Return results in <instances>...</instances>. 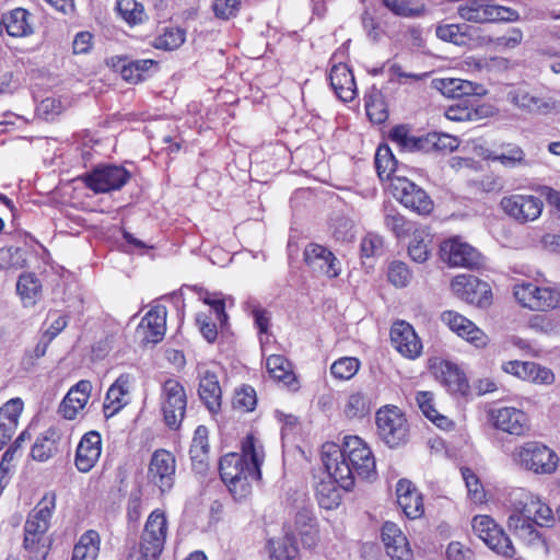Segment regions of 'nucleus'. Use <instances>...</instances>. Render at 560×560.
<instances>
[{"mask_svg": "<svg viewBox=\"0 0 560 560\" xmlns=\"http://www.w3.org/2000/svg\"><path fill=\"white\" fill-rule=\"evenodd\" d=\"M40 289L42 284L33 273L20 276L16 283V291L25 306H31L36 303L40 294Z\"/></svg>", "mask_w": 560, "mask_h": 560, "instance_id": "4c0bfd02", "label": "nucleus"}, {"mask_svg": "<svg viewBox=\"0 0 560 560\" xmlns=\"http://www.w3.org/2000/svg\"><path fill=\"white\" fill-rule=\"evenodd\" d=\"M384 224L397 237L407 235L411 229L410 223L395 210H390L385 214Z\"/></svg>", "mask_w": 560, "mask_h": 560, "instance_id": "5fc2aeb1", "label": "nucleus"}, {"mask_svg": "<svg viewBox=\"0 0 560 560\" xmlns=\"http://www.w3.org/2000/svg\"><path fill=\"white\" fill-rule=\"evenodd\" d=\"M514 296L520 304L533 311H549L560 306L558 289L538 287L532 282L515 285Z\"/></svg>", "mask_w": 560, "mask_h": 560, "instance_id": "6e6552de", "label": "nucleus"}, {"mask_svg": "<svg viewBox=\"0 0 560 560\" xmlns=\"http://www.w3.org/2000/svg\"><path fill=\"white\" fill-rule=\"evenodd\" d=\"M266 368L270 376L278 382L288 386H292L296 382L292 365L283 355L271 354L268 357Z\"/></svg>", "mask_w": 560, "mask_h": 560, "instance_id": "72a5a7b5", "label": "nucleus"}, {"mask_svg": "<svg viewBox=\"0 0 560 560\" xmlns=\"http://www.w3.org/2000/svg\"><path fill=\"white\" fill-rule=\"evenodd\" d=\"M166 536V516L155 510L149 515L140 537L139 560H158L164 549Z\"/></svg>", "mask_w": 560, "mask_h": 560, "instance_id": "423d86ee", "label": "nucleus"}, {"mask_svg": "<svg viewBox=\"0 0 560 560\" xmlns=\"http://www.w3.org/2000/svg\"><path fill=\"white\" fill-rule=\"evenodd\" d=\"M175 471V457H151L148 477L161 492L168 491L173 487Z\"/></svg>", "mask_w": 560, "mask_h": 560, "instance_id": "bb28decb", "label": "nucleus"}, {"mask_svg": "<svg viewBox=\"0 0 560 560\" xmlns=\"http://www.w3.org/2000/svg\"><path fill=\"white\" fill-rule=\"evenodd\" d=\"M55 435L56 432L54 430H47L34 443L32 455H50L54 452H59L56 445Z\"/></svg>", "mask_w": 560, "mask_h": 560, "instance_id": "bf43d9fd", "label": "nucleus"}, {"mask_svg": "<svg viewBox=\"0 0 560 560\" xmlns=\"http://www.w3.org/2000/svg\"><path fill=\"white\" fill-rule=\"evenodd\" d=\"M262 457H220L219 469L223 482L235 500L250 493V480L260 479Z\"/></svg>", "mask_w": 560, "mask_h": 560, "instance_id": "7ed1b4c3", "label": "nucleus"}, {"mask_svg": "<svg viewBox=\"0 0 560 560\" xmlns=\"http://www.w3.org/2000/svg\"><path fill=\"white\" fill-rule=\"evenodd\" d=\"M268 548L273 560H294L298 555V548L289 535L277 540L269 539Z\"/></svg>", "mask_w": 560, "mask_h": 560, "instance_id": "a19ab883", "label": "nucleus"}, {"mask_svg": "<svg viewBox=\"0 0 560 560\" xmlns=\"http://www.w3.org/2000/svg\"><path fill=\"white\" fill-rule=\"evenodd\" d=\"M460 472L465 481L469 499L474 503H483L486 501V492L477 475L467 467H462Z\"/></svg>", "mask_w": 560, "mask_h": 560, "instance_id": "c03bdc74", "label": "nucleus"}, {"mask_svg": "<svg viewBox=\"0 0 560 560\" xmlns=\"http://www.w3.org/2000/svg\"><path fill=\"white\" fill-rule=\"evenodd\" d=\"M56 508V493H46L30 512L24 524L23 548L27 560H46L52 539L47 535Z\"/></svg>", "mask_w": 560, "mask_h": 560, "instance_id": "f03ea898", "label": "nucleus"}, {"mask_svg": "<svg viewBox=\"0 0 560 560\" xmlns=\"http://www.w3.org/2000/svg\"><path fill=\"white\" fill-rule=\"evenodd\" d=\"M497 429L510 434L521 435L527 429V416L520 409L503 407L492 415Z\"/></svg>", "mask_w": 560, "mask_h": 560, "instance_id": "c85d7f7f", "label": "nucleus"}, {"mask_svg": "<svg viewBox=\"0 0 560 560\" xmlns=\"http://www.w3.org/2000/svg\"><path fill=\"white\" fill-rule=\"evenodd\" d=\"M457 14L462 20L476 24L513 22L520 18L518 13L511 8L477 0L460 3L457 7Z\"/></svg>", "mask_w": 560, "mask_h": 560, "instance_id": "0eeeda50", "label": "nucleus"}, {"mask_svg": "<svg viewBox=\"0 0 560 560\" xmlns=\"http://www.w3.org/2000/svg\"><path fill=\"white\" fill-rule=\"evenodd\" d=\"M100 542V535L96 530H86L74 545L71 560H96Z\"/></svg>", "mask_w": 560, "mask_h": 560, "instance_id": "2f4dec72", "label": "nucleus"}, {"mask_svg": "<svg viewBox=\"0 0 560 560\" xmlns=\"http://www.w3.org/2000/svg\"><path fill=\"white\" fill-rule=\"evenodd\" d=\"M388 280L399 288L406 287L411 280V272L401 261H393L388 267Z\"/></svg>", "mask_w": 560, "mask_h": 560, "instance_id": "4d7b16f0", "label": "nucleus"}, {"mask_svg": "<svg viewBox=\"0 0 560 560\" xmlns=\"http://www.w3.org/2000/svg\"><path fill=\"white\" fill-rule=\"evenodd\" d=\"M366 115L374 124H382L388 117L387 106L380 90L373 89L365 101Z\"/></svg>", "mask_w": 560, "mask_h": 560, "instance_id": "58836bf2", "label": "nucleus"}, {"mask_svg": "<svg viewBox=\"0 0 560 560\" xmlns=\"http://www.w3.org/2000/svg\"><path fill=\"white\" fill-rule=\"evenodd\" d=\"M375 421L380 439L390 448L408 442L409 423L405 413L398 407L387 405L380 408Z\"/></svg>", "mask_w": 560, "mask_h": 560, "instance_id": "20e7f679", "label": "nucleus"}, {"mask_svg": "<svg viewBox=\"0 0 560 560\" xmlns=\"http://www.w3.org/2000/svg\"><path fill=\"white\" fill-rule=\"evenodd\" d=\"M424 141V149L429 150L430 147L435 148L438 150H448L453 151L455 150L459 141L456 137L445 135V133H429L425 138H423Z\"/></svg>", "mask_w": 560, "mask_h": 560, "instance_id": "3c124183", "label": "nucleus"}, {"mask_svg": "<svg viewBox=\"0 0 560 560\" xmlns=\"http://www.w3.org/2000/svg\"><path fill=\"white\" fill-rule=\"evenodd\" d=\"M383 254V238L374 233L366 234L361 241V255L365 258L377 257Z\"/></svg>", "mask_w": 560, "mask_h": 560, "instance_id": "052dcab7", "label": "nucleus"}, {"mask_svg": "<svg viewBox=\"0 0 560 560\" xmlns=\"http://www.w3.org/2000/svg\"><path fill=\"white\" fill-rule=\"evenodd\" d=\"M128 179L129 173L116 165L97 167L84 177L85 185L96 194L120 189Z\"/></svg>", "mask_w": 560, "mask_h": 560, "instance_id": "ddd939ff", "label": "nucleus"}, {"mask_svg": "<svg viewBox=\"0 0 560 560\" xmlns=\"http://www.w3.org/2000/svg\"><path fill=\"white\" fill-rule=\"evenodd\" d=\"M390 189L395 198L418 214H429L433 210L429 195L406 177L393 178Z\"/></svg>", "mask_w": 560, "mask_h": 560, "instance_id": "9d476101", "label": "nucleus"}, {"mask_svg": "<svg viewBox=\"0 0 560 560\" xmlns=\"http://www.w3.org/2000/svg\"><path fill=\"white\" fill-rule=\"evenodd\" d=\"M433 86L450 98H464L467 96H481L486 90L481 84L459 78H442L432 82Z\"/></svg>", "mask_w": 560, "mask_h": 560, "instance_id": "393cba45", "label": "nucleus"}, {"mask_svg": "<svg viewBox=\"0 0 560 560\" xmlns=\"http://www.w3.org/2000/svg\"><path fill=\"white\" fill-rule=\"evenodd\" d=\"M441 320L452 331L466 339L476 348H485L489 342L488 336L480 328L457 312L444 311L441 314Z\"/></svg>", "mask_w": 560, "mask_h": 560, "instance_id": "4468645a", "label": "nucleus"}, {"mask_svg": "<svg viewBox=\"0 0 560 560\" xmlns=\"http://www.w3.org/2000/svg\"><path fill=\"white\" fill-rule=\"evenodd\" d=\"M330 85L336 95L343 102H350L357 94L353 73L343 63L335 65L329 73Z\"/></svg>", "mask_w": 560, "mask_h": 560, "instance_id": "c756f323", "label": "nucleus"}, {"mask_svg": "<svg viewBox=\"0 0 560 560\" xmlns=\"http://www.w3.org/2000/svg\"><path fill=\"white\" fill-rule=\"evenodd\" d=\"M512 506L513 511L508 520L509 529L527 546L544 547L547 550L546 539L536 526L552 527L556 522L552 510L529 492H521Z\"/></svg>", "mask_w": 560, "mask_h": 560, "instance_id": "f257e3e1", "label": "nucleus"}, {"mask_svg": "<svg viewBox=\"0 0 560 560\" xmlns=\"http://www.w3.org/2000/svg\"><path fill=\"white\" fill-rule=\"evenodd\" d=\"M360 368V362L355 358L345 357L332 363L330 366L331 374L339 380H350Z\"/></svg>", "mask_w": 560, "mask_h": 560, "instance_id": "8fccbe9b", "label": "nucleus"}, {"mask_svg": "<svg viewBox=\"0 0 560 560\" xmlns=\"http://www.w3.org/2000/svg\"><path fill=\"white\" fill-rule=\"evenodd\" d=\"M393 347L405 358L416 359L421 354L422 343L413 327L407 322H396L390 328Z\"/></svg>", "mask_w": 560, "mask_h": 560, "instance_id": "f3484780", "label": "nucleus"}, {"mask_svg": "<svg viewBox=\"0 0 560 560\" xmlns=\"http://www.w3.org/2000/svg\"><path fill=\"white\" fill-rule=\"evenodd\" d=\"M161 411L166 427L178 430L186 415L187 394L185 387L175 378H167L161 388Z\"/></svg>", "mask_w": 560, "mask_h": 560, "instance_id": "39448f33", "label": "nucleus"}, {"mask_svg": "<svg viewBox=\"0 0 560 560\" xmlns=\"http://www.w3.org/2000/svg\"><path fill=\"white\" fill-rule=\"evenodd\" d=\"M445 117L453 121H472L478 120L481 116L478 108L468 104V101H462L450 106L445 110Z\"/></svg>", "mask_w": 560, "mask_h": 560, "instance_id": "37998d69", "label": "nucleus"}, {"mask_svg": "<svg viewBox=\"0 0 560 560\" xmlns=\"http://www.w3.org/2000/svg\"><path fill=\"white\" fill-rule=\"evenodd\" d=\"M23 250L19 247H8L0 249V269L14 268L19 269L23 267Z\"/></svg>", "mask_w": 560, "mask_h": 560, "instance_id": "0e129e2a", "label": "nucleus"}, {"mask_svg": "<svg viewBox=\"0 0 560 560\" xmlns=\"http://www.w3.org/2000/svg\"><path fill=\"white\" fill-rule=\"evenodd\" d=\"M526 381L539 385H551L555 383L556 376L550 369L541 366L538 363L530 362L528 377L526 378Z\"/></svg>", "mask_w": 560, "mask_h": 560, "instance_id": "e2e57ef3", "label": "nucleus"}, {"mask_svg": "<svg viewBox=\"0 0 560 560\" xmlns=\"http://www.w3.org/2000/svg\"><path fill=\"white\" fill-rule=\"evenodd\" d=\"M381 537L386 553L392 560H412V551L407 537L396 523L385 522L382 526Z\"/></svg>", "mask_w": 560, "mask_h": 560, "instance_id": "6ab92c4d", "label": "nucleus"}, {"mask_svg": "<svg viewBox=\"0 0 560 560\" xmlns=\"http://www.w3.org/2000/svg\"><path fill=\"white\" fill-rule=\"evenodd\" d=\"M112 67L120 72L122 79L125 81L131 83H138L140 81V74H136L133 69V60H129L127 57H112L110 58Z\"/></svg>", "mask_w": 560, "mask_h": 560, "instance_id": "13d9d810", "label": "nucleus"}, {"mask_svg": "<svg viewBox=\"0 0 560 560\" xmlns=\"http://www.w3.org/2000/svg\"><path fill=\"white\" fill-rule=\"evenodd\" d=\"M166 313L165 306L158 305L145 314L137 328V336L141 338V342L155 345L163 339L166 331Z\"/></svg>", "mask_w": 560, "mask_h": 560, "instance_id": "a211bd4d", "label": "nucleus"}, {"mask_svg": "<svg viewBox=\"0 0 560 560\" xmlns=\"http://www.w3.org/2000/svg\"><path fill=\"white\" fill-rule=\"evenodd\" d=\"M130 377L121 374L108 388L104 408L112 409V415L119 411L126 405V396L129 394Z\"/></svg>", "mask_w": 560, "mask_h": 560, "instance_id": "473e14b6", "label": "nucleus"}, {"mask_svg": "<svg viewBox=\"0 0 560 560\" xmlns=\"http://www.w3.org/2000/svg\"><path fill=\"white\" fill-rule=\"evenodd\" d=\"M488 160L499 162L504 167L509 168L529 165L523 149L515 144H506L501 148L500 152L489 153Z\"/></svg>", "mask_w": 560, "mask_h": 560, "instance_id": "f704fd0d", "label": "nucleus"}, {"mask_svg": "<svg viewBox=\"0 0 560 560\" xmlns=\"http://www.w3.org/2000/svg\"><path fill=\"white\" fill-rule=\"evenodd\" d=\"M202 302L209 305L215 314L217 320L221 327L228 324L229 316L225 313V302L221 293H209L207 292L202 298Z\"/></svg>", "mask_w": 560, "mask_h": 560, "instance_id": "6e6d98bb", "label": "nucleus"}, {"mask_svg": "<svg viewBox=\"0 0 560 560\" xmlns=\"http://www.w3.org/2000/svg\"><path fill=\"white\" fill-rule=\"evenodd\" d=\"M396 165L397 161L388 145H380L375 153V167L378 177L382 180L389 179L392 182L396 177L393 176Z\"/></svg>", "mask_w": 560, "mask_h": 560, "instance_id": "ea45409f", "label": "nucleus"}, {"mask_svg": "<svg viewBox=\"0 0 560 560\" xmlns=\"http://www.w3.org/2000/svg\"><path fill=\"white\" fill-rule=\"evenodd\" d=\"M198 396L211 413H218L221 409L222 389L218 375L207 369L198 371Z\"/></svg>", "mask_w": 560, "mask_h": 560, "instance_id": "b1692460", "label": "nucleus"}, {"mask_svg": "<svg viewBox=\"0 0 560 560\" xmlns=\"http://www.w3.org/2000/svg\"><path fill=\"white\" fill-rule=\"evenodd\" d=\"M441 255L453 267L475 268L480 265V254L469 244L454 237L441 245Z\"/></svg>", "mask_w": 560, "mask_h": 560, "instance_id": "2eb2a0df", "label": "nucleus"}, {"mask_svg": "<svg viewBox=\"0 0 560 560\" xmlns=\"http://www.w3.org/2000/svg\"><path fill=\"white\" fill-rule=\"evenodd\" d=\"M92 392L90 381L82 380L73 385L59 406V413L67 420L77 418L86 406Z\"/></svg>", "mask_w": 560, "mask_h": 560, "instance_id": "4be33fe9", "label": "nucleus"}, {"mask_svg": "<svg viewBox=\"0 0 560 560\" xmlns=\"http://www.w3.org/2000/svg\"><path fill=\"white\" fill-rule=\"evenodd\" d=\"M511 102L518 108L537 115L560 114V101L553 97H539L525 90H516L510 94Z\"/></svg>", "mask_w": 560, "mask_h": 560, "instance_id": "aec40b11", "label": "nucleus"}, {"mask_svg": "<svg viewBox=\"0 0 560 560\" xmlns=\"http://www.w3.org/2000/svg\"><path fill=\"white\" fill-rule=\"evenodd\" d=\"M323 476L331 478L342 490H350L353 486V468L351 457H320Z\"/></svg>", "mask_w": 560, "mask_h": 560, "instance_id": "a878e982", "label": "nucleus"}, {"mask_svg": "<svg viewBox=\"0 0 560 560\" xmlns=\"http://www.w3.org/2000/svg\"><path fill=\"white\" fill-rule=\"evenodd\" d=\"M369 412L370 406L363 394L353 393L349 395L343 408V413L348 419H361Z\"/></svg>", "mask_w": 560, "mask_h": 560, "instance_id": "a18cd8bd", "label": "nucleus"}, {"mask_svg": "<svg viewBox=\"0 0 560 560\" xmlns=\"http://www.w3.org/2000/svg\"><path fill=\"white\" fill-rule=\"evenodd\" d=\"M351 465L353 468V479L355 476L363 479H371L375 477V457H351Z\"/></svg>", "mask_w": 560, "mask_h": 560, "instance_id": "680f3d73", "label": "nucleus"}, {"mask_svg": "<svg viewBox=\"0 0 560 560\" xmlns=\"http://www.w3.org/2000/svg\"><path fill=\"white\" fill-rule=\"evenodd\" d=\"M233 405L235 408H242L250 411L256 406V393L253 387L245 386L235 393Z\"/></svg>", "mask_w": 560, "mask_h": 560, "instance_id": "338daca9", "label": "nucleus"}, {"mask_svg": "<svg viewBox=\"0 0 560 560\" xmlns=\"http://www.w3.org/2000/svg\"><path fill=\"white\" fill-rule=\"evenodd\" d=\"M318 504L326 510L339 506L341 502V488L337 482L325 476L319 477L315 488Z\"/></svg>", "mask_w": 560, "mask_h": 560, "instance_id": "7c9ffc66", "label": "nucleus"}, {"mask_svg": "<svg viewBox=\"0 0 560 560\" xmlns=\"http://www.w3.org/2000/svg\"><path fill=\"white\" fill-rule=\"evenodd\" d=\"M12 37H27L34 34L32 14L23 9L15 8L0 15V35L3 32Z\"/></svg>", "mask_w": 560, "mask_h": 560, "instance_id": "5701e85b", "label": "nucleus"}, {"mask_svg": "<svg viewBox=\"0 0 560 560\" xmlns=\"http://www.w3.org/2000/svg\"><path fill=\"white\" fill-rule=\"evenodd\" d=\"M389 138L393 142L409 151H420L424 149L423 138L409 136L408 130L404 126L393 128Z\"/></svg>", "mask_w": 560, "mask_h": 560, "instance_id": "de8ad7c7", "label": "nucleus"}, {"mask_svg": "<svg viewBox=\"0 0 560 560\" xmlns=\"http://www.w3.org/2000/svg\"><path fill=\"white\" fill-rule=\"evenodd\" d=\"M453 293L460 300L486 307L491 304L490 285L472 275H458L451 282Z\"/></svg>", "mask_w": 560, "mask_h": 560, "instance_id": "9b49d317", "label": "nucleus"}, {"mask_svg": "<svg viewBox=\"0 0 560 560\" xmlns=\"http://www.w3.org/2000/svg\"><path fill=\"white\" fill-rule=\"evenodd\" d=\"M185 31L179 27L165 28L164 33L155 38L158 49L173 50L180 47L185 42Z\"/></svg>", "mask_w": 560, "mask_h": 560, "instance_id": "49530a36", "label": "nucleus"}, {"mask_svg": "<svg viewBox=\"0 0 560 560\" xmlns=\"http://www.w3.org/2000/svg\"><path fill=\"white\" fill-rule=\"evenodd\" d=\"M305 264L317 275L336 278L340 273L339 262L335 255L318 244H308L303 253Z\"/></svg>", "mask_w": 560, "mask_h": 560, "instance_id": "dca6fc26", "label": "nucleus"}, {"mask_svg": "<svg viewBox=\"0 0 560 560\" xmlns=\"http://www.w3.org/2000/svg\"><path fill=\"white\" fill-rule=\"evenodd\" d=\"M444 381L452 392H465L467 388V381L465 375L458 369L446 365V371L443 372Z\"/></svg>", "mask_w": 560, "mask_h": 560, "instance_id": "69168bd1", "label": "nucleus"}, {"mask_svg": "<svg viewBox=\"0 0 560 560\" xmlns=\"http://www.w3.org/2000/svg\"><path fill=\"white\" fill-rule=\"evenodd\" d=\"M102 452V438L101 434L96 431H90L85 433L78 447L75 455H88L89 453L93 455H101Z\"/></svg>", "mask_w": 560, "mask_h": 560, "instance_id": "603ef678", "label": "nucleus"}, {"mask_svg": "<svg viewBox=\"0 0 560 560\" xmlns=\"http://www.w3.org/2000/svg\"><path fill=\"white\" fill-rule=\"evenodd\" d=\"M366 452L365 455H373L368 444L357 435H347L342 441L341 455H355V453Z\"/></svg>", "mask_w": 560, "mask_h": 560, "instance_id": "774afa93", "label": "nucleus"}, {"mask_svg": "<svg viewBox=\"0 0 560 560\" xmlns=\"http://www.w3.org/2000/svg\"><path fill=\"white\" fill-rule=\"evenodd\" d=\"M119 12L128 23H141L144 18V9L142 4L133 0H121L117 3Z\"/></svg>", "mask_w": 560, "mask_h": 560, "instance_id": "864d4df0", "label": "nucleus"}, {"mask_svg": "<svg viewBox=\"0 0 560 560\" xmlns=\"http://www.w3.org/2000/svg\"><path fill=\"white\" fill-rule=\"evenodd\" d=\"M500 206L509 217L520 223H526L539 218L544 207L541 199L532 195L503 197Z\"/></svg>", "mask_w": 560, "mask_h": 560, "instance_id": "f8f14e48", "label": "nucleus"}, {"mask_svg": "<svg viewBox=\"0 0 560 560\" xmlns=\"http://www.w3.org/2000/svg\"><path fill=\"white\" fill-rule=\"evenodd\" d=\"M383 4L395 15L417 18L423 14L424 7H413L412 0H382Z\"/></svg>", "mask_w": 560, "mask_h": 560, "instance_id": "09e8293b", "label": "nucleus"}, {"mask_svg": "<svg viewBox=\"0 0 560 560\" xmlns=\"http://www.w3.org/2000/svg\"><path fill=\"white\" fill-rule=\"evenodd\" d=\"M517 457V465L534 474H552L558 468V457Z\"/></svg>", "mask_w": 560, "mask_h": 560, "instance_id": "79ce46f5", "label": "nucleus"}, {"mask_svg": "<svg viewBox=\"0 0 560 560\" xmlns=\"http://www.w3.org/2000/svg\"><path fill=\"white\" fill-rule=\"evenodd\" d=\"M396 497L399 508L410 520L420 518L424 513L421 492L408 479H400L396 485Z\"/></svg>", "mask_w": 560, "mask_h": 560, "instance_id": "412c9836", "label": "nucleus"}, {"mask_svg": "<svg viewBox=\"0 0 560 560\" xmlns=\"http://www.w3.org/2000/svg\"><path fill=\"white\" fill-rule=\"evenodd\" d=\"M23 401L12 398L0 408V451L8 444L16 431Z\"/></svg>", "mask_w": 560, "mask_h": 560, "instance_id": "cd10ccee", "label": "nucleus"}, {"mask_svg": "<svg viewBox=\"0 0 560 560\" xmlns=\"http://www.w3.org/2000/svg\"><path fill=\"white\" fill-rule=\"evenodd\" d=\"M471 27L467 24H441L436 26V36L455 45H465L470 38Z\"/></svg>", "mask_w": 560, "mask_h": 560, "instance_id": "e433bc0d", "label": "nucleus"}, {"mask_svg": "<svg viewBox=\"0 0 560 560\" xmlns=\"http://www.w3.org/2000/svg\"><path fill=\"white\" fill-rule=\"evenodd\" d=\"M475 534L485 544L499 555L504 557H513L515 549L511 539L505 535L495 522L488 515H477L471 521Z\"/></svg>", "mask_w": 560, "mask_h": 560, "instance_id": "1a4fd4ad", "label": "nucleus"}, {"mask_svg": "<svg viewBox=\"0 0 560 560\" xmlns=\"http://www.w3.org/2000/svg\"><path fill=\"white\" fill-rule=\"evenodd\" d=\"M431 242L432 237L425 228L417 229L413 232L412 240L408 247V253L411 259L417 262L425 261L429 257V245Z\"/></svg>", "mask_w": 560, "mask_h": 560, "instance_id": "c9c22d12", "label": "nucleus"}]
</instances>
